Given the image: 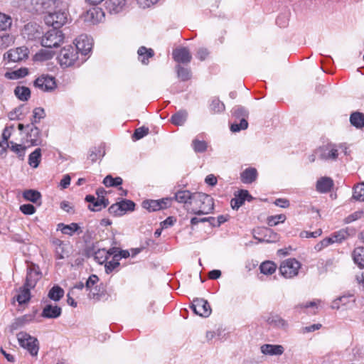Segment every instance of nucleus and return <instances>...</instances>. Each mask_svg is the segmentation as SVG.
<instances>
[{"mask_svg":"<svg viewBox=\"0 0 364 364\" xmlns=\"http://www.w3.org/2000/svg\"><path fill=\"white\" fill-rule=\"evenodd\" d=\"M51 5L53 8L47 11L45 22L47 25L58 29L68 22V5L65 1H42V6L44 8L50 7Z\"/></svg>","mask_w":364,"mask_h":364,"instance_id":"obj_1","label":"nucleus"},{"mask_svg":"<svg viewBox=\"0 0 364 364\" xmlns=\"http://www.w3.org/2000/svg\"><path fill=\"white\" fill-rule=\"evenodd\" d=\"M193 208L191 212L196 215H205L214 208L213 198L203 193H193Z\"/></svg>","mask_w":364,"mask_h":364,"instance_id":"obj_2","label":"nucleus"},{"mask_svg":"<svg viewBox=\"0 0 364 364\" xmlns=\"http://www.w3.org/2000/svg\"><path fill=\"white\" fill-rule=\"evenodd\" d=\"M90 8L82 16V19L90 25L99 23L105 18V11L100 4L102 1H92Z\"/></svg>","mask_w":364,"mask_h":364,"instance_id":"obj_3","label":"nucleus"},{"mask_svg":"<svg viewBox=\"0 0 364 364\" xmlns=\"http://www.w3.org/2000/svg\"><path fill=\"white\" fill-rule=\"evenodd\" d=\"M232 117L235 121L230 125V130L232 132H238L245 130L248 127L247 118L248 117V111L242 106H235L232 109Z\"/></svg>","mask_w":364,"mask_h":364,"instance_id":"obj_4","label":"nucleus"},{"mask_svg":"<svg viewBox=\"0 0 364 364\" xmlns=\"http://www.w3.org/2000/svg\"><path fill=\"white\" fill-rule=\"evenodd\" d=\"M58 58L61 66L70 67L80 65V63L77 62L78 53L72 46H68L61 49Z\"/></svg>","mask_w":364,"mask_h":364,"instance_id":"obj_5","label":"nucleus"},{"mask_svg":"<svg viewBox=\"0 0 364 364\" xmlns=\"http://www.w3.org/2000/svg\"><path fill=\"white\" fill-rule=\"evenodd\" d=\"M64 40V34L62 31L52 28L48 31L41 38V46L45 48H58Z\"/></svg>","mask_w":364,"mask_h":364,"instance_id":"obj_6","label":"nucleus"},{"mask_svg":"<svg viewBox=\"0 0 364 364\" xmlns=\"http://www.w3.org/2000/svg\"><path fill=\"white\" fill-rule=\"evenodd\" d=\"M17 339L20 346L26 348L32 356H36L38 354L39 347L37 338L31 336L24 331L17 333Z\"/></svg>","mask_w":364,"mask_h":364,"instance_id":"obj_7","label":"nucleus"},{"mask_svg":"<svg viewBox=\"0 0 364 364\" xmlns=\"http://www.w3.org/2000/svg\"><path fill=\"white\" fill-rule=\"evenodd\" d=\"M301 264L294 258L287 259L281 263L279 272L281 274L287 279L292 278L298 274Z\"/></svg>","mask_w":364,"mask_h":364,"instance_id":"obj_8","label":"nucleus"},{"mask_svg":"<svg viewBox=\"0 0 364 364\" xmlns=\"http://www.w3.org/2000/svg\"><path fill=\"white\" fill-rule=\"evenodd\" d=\"M316 154L320 160L333 161L338 156V149L334 144H327L316 149Z\"/></svg>","mask_w":364,"mask_h":364,"instance_id":"obj_9","label":"nucleus"},{"mask_svg":"<svg viewBox=\"0 0 364 364\" xmlns=\"http://www.w3.org/2000/svg\"><path fill=\"white\" fill-rule=\"evenodd\" d=\"M253 237L259 242L272 243L279 240V235L272 229L267 228H258L253 230Z\"/></svg>","mask_w":364,"mask_h":364,"instance_id":"obj_10","label":"nucleus"},{"mask_svg":"<svg viewBox=\"0 0 364 364\" xmlns=\"http://www.w3.org/2000/svg\"><path fill=\"white\" fill-rule=\"evenodd\" d=\"M33 85L36 88L43 92H52L57 87L55 78L45 74L38 77L35 80Z\"/></svg>","mask_w":364,"mask_h":364,"instance_id":"obj_11","label":"nucleus"},{"mask_svg":"<svg viewBox=\"0 0 364 364\" xmlns=\"http://www.w3.org/2000/svg\"><path fill=\"white\" fill-rule=\"evenodd\" d=\"M191 308L196 314L205 318L208 317L212 311L209 303L203 299H194Z\"/></svg>","mask_w":364,"mask_h":364,"instance_id":"obj_12","label":"nucleus"},{"mask_svg":"<svg viewBox=\"0 0 364 364\" xmlns=\"http://www.w3.org/2000/svg\"><path fill=\"white\" fill-rule=\"evenodd\" d=\"M92 39L87 35H80L75 39V46L77 53L87 55L92 50Z\"/></svg>","mask_w":364,"mask_h":364,"instance_id":"obj_13","label":"nucleus"},{"mask_svg":"<svg viewBox=\"0 0 364 364\" xmlns=\"http://www.w3.org/2000/svg\"><path fill=\"white\" fill-rule=\"evenodd\" d=\"M41 273L38 267L34 264H31L27 268L26 280L23 285L33 289L36 287L38 281L41 279Z\"/></svg>","mask_w":364,"mask_h":364,"instance_id":"obj_14","label":"nucleus"},{"mask_svg":"<svg viewBox=\"0 0 364 364\" xmlns=\"http://www.w3.org/2000/svg\"><path fill=\"white\" fill-rule=\"evenodd\" d=\"M173 60L180 64H188L192 59L191 53L188 48L180 47L172 52Z\"/></svg>","mask_w":364,"mask_h":364,"instance_id":"obj_15","label":"nucleus"},{"mask_svg":"<svg viewBox=\"0 0 364 364\" xmlns=\"http://www.w3.org/2000/svg\"><path fill=\"white\" fill-rule=\"evenodd\" d=\"M85 200L89 203L88 209L91 211H100L109 204L108 199L104 196L96 198L94 196L87 195L85 197Z\"/></svg>","mask_w":364,"mask_h":364,"instance_id":"obj_16","label":"nucleus"},{"mask_svg":"<svg viewBox=\"0 0 364 364\" xmlns=\"http://www.w3.org/2000/svg\"><path fill=\"white\" fill-rule=\"evenodd\" d=\"M29 131L27 133V141H29L32 146H41L43 145V139L41 130L33 123L31 125H27Z\"/></svg>","mask_w":364,"mask_h":364,"instance_id":"obj_17","label":"nucleus"},{"mask_svg":"<svg viewBox=\"0 0 364 364\" xmlns=\"http://www.w3.org/2000/svg\"><path fill=\"white\" fill-rule=\"evenodd\" d=\"M252 199V196L247 190H240L237 194H235V198L231 199L230 205L233 210H237L245 200L251 201Z\"/></svg>","mask_w":364,"mask_h":364,"instance_id":"obj_18","label":"nucleus"},{"mask_svg":"<svg viewBox=\"0 0 364 364\" xmlns=\"http://www.w3.org/2000/svg\"><path fill=\"white\" fill-rule=\"evenodd\" d=\"M8 58L11 62H19L28 57V49L25 47H18L16 49L9 50L5 55L4 58Z\"/></svg>","mask_w":364,"mask_h":364,"instance_id":"obj_19","label":"nucleus"},{"mask_svg":"<svg viewBox=\"0 0 364 364\" xmlns=\"http://www.w3.org/2000/svg\"><path fill=\"white\" fill-rule=\"evenodd\" d=\"M334 186L331 178L323 176L318 178L316 183V190L320 193H326L331 191Z\"/></svg>","mask_w":364,"mask_h":364,"instance_id":"obj_20","label":"nucleus"},{"mask_svg":"<svg viewBox=\"0 0 364 364\" xmlns=\"http://www.w3.org/2000/svg\"><path fill=\"white\" fill-rule=\"evenodd\" d=\"M99 281V278L95 274L90 275L86 281L85 283V289L89 291V297L92 299H95L96 297H99V290L97 289V286L96 285Z\"/></svg>","mask_w":364,"mask_h":364,"instance_id":"obj_21","label":"nucleus"},{"mask_svg":"<svg viewBox=\"0 0 364 364\" xmlns=\"http://www.w3.org/2000/svg\"><path fill=\"white\" fill-rule=\"evenodd\" d=\"M173 198L180 203H193V193H191L188 190H179L176 191Z\"/></svg>","mask_w":364,"mask_h":364,"instance_id":"obj_22","label":"nucleus"},{"mask_svg":"<svg viewBox=\"0 0 364 364\" xmlns=\"http://www.w3.org/2000/svg\"><path fill=\"white\" fill-rule=\"evenodd\" d=\"M62 313V309L60 307L52 304H47L43 309L41 313V316L43 318H58Z\"/></svg>","mask_w":364,"mask_h":364,"instance_id":"obj_23","label":"nucleus"},{"mask_svg":"<svg viewBox=\"0 0 364 364\" xmlns=\"http://www.w3.org/2000/svg\"><path fill=\"white\" fill-rule=\"evenodd\" d=\"M105 7L111 14H117L127 9L126 1H105Z\"/></svg>","mask_w":364,"mask_h":364,"instance_id":"obj_24","label":"nucleus"},{"mask_svg":"<svg viewBox=\"0 0 364 364\" xmlns=\"http://www.w3.org/2000/svg\"><path fill=\"white\" fill-rule=\"evenodd\" d=\"M261 351L264 355H280L284 353V348L281 345L264 344L261 346Z\"/></svg>","mask_w":364,"mask_h":364,"instance_id":"obj_25","label":"nucleus"},{"mask_svg":"<svg viewBox=\"0 0 364 364\" xmlns=\"http://www.w3.org/2000/svg\"><path fill=\"white\" fill-rule=\"evenodd\" d=\"M266 322L274 328H285L287 326V322L277 314H270L266 318Z\"/></svg>","mask_w":364,"mask_h":364,"instance_id":"obj_26","label":"nucleus"},{"mask_svg":"<svg viewBox=\"0 0 364 364\" xmlns=\"http://www.w3.org/2000/svg\"><path fill=\"white\" fill-rule=\"evenodd\" d=\"M139 60L144 65L149 63V59L154 55V51L151 48H147L145 46H141L137 50Z\"/></svg>","mask_w":364,"mask_h":364,"instance_id":"obj_27","label":"nucleus"},{"mask_svg":"<svg viewBox=\"0 0 364 364\" xmlns=\"http://www.w3.org/2000/svg\"><path fill=\"white\" fill-rule=\"evenodd\" d=\"M355 301L353 296L352 295H343L339 296L333 301L331 304V308L334 309H339L342 306H348L350 303Z\"/></svg>","mask_w":364,"mask_h":364,"instance_id":"obj_28","label":"nucleus"},{"mask_svg":"<svg viewBox=\"0 0 364 364\" xmlns=\"http://www.w3.org/2000/svg\"><path fill=\"white\" fill-rule=\"evenodd\" d=\"M257 177V171L255 168H247L241 173V181L244 183H252Z\"/></svg>","mask_w":364,"mask_h":364,"instance_id":"obj_29","label":"nucleus"},{"mask_svg":"<svg viewBox=\"0 0 364 364\" xmlns=\"http://www.w3.org/2000/svg\"><path fill=\"white\" fill-rule=\"evenodd\" d=\"M188 112L186 110L181 109L173 114L171 117V122L176 126H182L186 122Z\"/></svg>","mask_w":364,"mask_h":364,"instance_id":"obj_30","label":"nucleus"},{"mask_svg":"<svg viewBox=\"0 0 364 364\" xmlns=\"http://www.w3.org/2000/svg\"><path fill=\"white\" fill-rule=\"evenodd\" d=\"M177 77L181 81H188L192 77V73L189 68H186L181 65H176L175 67Z\"/></svg>","mask_w":364,"mask_h":364,"instance_id":"obj_31","label":"nucleus"},{"mask_svg":"<svg viewBox=\"0 0 364 364\" xmlns=\"http://www.w3.org/2000/svg\"><path fill=\"white\" fill-rule=\"evenodd\" d=\"M31 289L30 287L23 285L19 289L18 294L16 296V300L19 304H23L27 303L31 299Z\"/></svg>","mask_w":364,"mask_h":364,"instance_id":"obj_32","label":"nucleus"},{"mask_svg":"<svg viewBox=\"0 0 364 364\" xmlns=\"http://www.w3.org/2000/svg\"><path fill=\"white\" fill-rule=\"evenodd\" d=\"M354 262L360 268H364V247H357L352 253Z\"/></svg>","mask_w":364,"mask_h":364,"instance_id":"obj_33","label":"nucleus"},{"mask_svg":"<svg viewBox=\"0 0 364 364\" xmlns=\"http://www.w3.org/2000/svg\"><path fill=\"white\" fill-rule=\"evenodd\" d=\"M350 124L357 129L364 127V114L359 112H355L350 114Z\"/></svg>","mask_w":364,"mask_h":364,"instance_id":"obj_34","label":"nucleus"},{"mask_svg":"<svg viewBox=\"0 0 364 364\" xmlns=\"http://www.w3.org/2000/svg\"><path fill=\"white\" fill-rule=\"evenodd\" d=\"M41 155V149L40 148L36 149L28 156V164L31 167L36 168L39 166Z\"/></svg>","mask_w":364,"mask_h":364,"instance_id":"obj_35","label":"nucleus"},{"mask_svg":"<svg viewBox=\"0 0 364 364\" xmlns=\"http://www.w3.org/2000/svg\"><path fill=\"white\" fill-rule=\"evenodd\" d=\"M23 197L25 200L31 201L33 203H37L41 198V194L36 190L29 189L26 190L23 193Z\"/></svg>","mask_w":364,"mask_h":364,"instance_id":"obj_36","label":"nucleus"},{"mask_svg":"<svg viewBox=\"0 0 364 364\" xmlns=\"http://www.w3.org/2000/svg\"><path fill=\"white\" fill-rule=\"evenodd\" d=\"M28 74V70L26 68H21L12 72H6L5 77L9 80H17L24 77Z\"/></svg>","mask_w":364,"mask_h":364,"instance_id":"obj_37","label":"nucleus"},{"mask_svg":"<svg viewBox=\"0 0 364 364\" xmlns=\"http://www.w3.org/2000/svg\"><path fill=\"white\" fill-rule=\"evenodd\" d=\"M87 255H93L95 259L99 264L104 263L108 259L107 255H106L105 249H101V250L98 249L97 251H95L94 250H88Z\"/></svg>","mask_w":364,"mask_h":364,"instance_id":"obj_38","label":"nucleus"},{"mask_svg":"<svg viewBox=\"0 0 364 364\" xmlns=\"http://www.w3.org/2000/svg\"><path fill=\"white\" fill-rule=\"evenodd\" d=\"M64 295V290L58 285L53 287L49 292L48 297L55 301H59Z\"/></svg>","mask_w":364,"mask_h":364,"instance_id":"obj_39","label":"nucleus"},{"mask_svg":"<svg viewBox=\"0 0 364 364\" xmlns=\"http://www.w3.org/2000/svg\"><path fill=\"white\" fill-rule=\"evenodd\" d=\"M277 269V265L271 261H266L260 264L259 269L261 273L269 275L272 274Z\"/></svg>","mask_w":364,"mask_h":364,"instance_id":"obj_40","label":"nucleus"},{"mask_svg":"<svg viewBox=\"0 0 364 364\" xmlns=\"http://www.w3.org/2000/svg\"><path fill=\"white\" fill-rule=\"evenodd\" d=\"M14 93L22 101H27L31 96V91L26 87H16Z\"/></svg>","mask_w":364,"mask_h":364,"instance_id":"obj_41","label":"nucleus"},{"mask_svg":"<svg viewBox=\"0 0 364 364\" xmlns=\"http://www.w3.org/2000/svg\"><path fill=\"white\" fill-rule=\"evenodd\" d=\"M24 34L28 35V38L29 40H33L39 37L41 32L38 31L36 26L32 24H27L24 27Z\"/></svg>","mask_w":364,"mask_h":364,"instance_id":"obj_42","label":"nucleus"},{"mask_svg":"<svg viewBox=\"0 0 364 364\" xmlns=\"http://www.w3.org/2000/svg\"><path fill=\"white\" fill-rule=\"evenodd\" d=\"M69 245L64 243L60 247L55 248V257L57 259H63L68 257L69 255Z\"/></svg>","mask_w":364,"mask_h":364,"instance_id":"obj_43","label":"nucleus"},{"mask_svg":"<svg viewBox=\"0 0 364 364\" xmlns=\"http://www.w3.org/2000/svg\"><path fill=\"white\" fill-rule=\"evenodd\" d=\"M122 182L121 177L113 178L111 175H107L103 180V184L107 187H117L122 185Z\"/></svg>","mask_w":364,"mask_h":364,"instance_id":"obj_44","label":"nucleus"},{"mask_svg":"<svg viewBox=\"0 0 364 364\" xmlns=\"http://www.w3.org/2000/svg\"><path fill=\"white\" fill-rule=\"evenodd\" d=\"M10 149L14 152L15 154H16V155L18 156V157L23 160L24 156H25V152H26V146L21 145V144H16L13 141H9V146Z\"/></svg>","mask_w":364,"mask_h":364,"instance_id":"obj_45","label":"nucleus"},{"mask_svg":"<svg viewBox=\"0 0 364 364\" xmlns=\"http://www.w3.org/2000/svg\"><path fill=\"white\" fill-rule=\"evenodd\" d=\"M105 155V150L103 147H93L90 149L89 152L88 159L92 162H95L99 158L102 157Z\"/></svg>","mask_w":364,"mask_h":364,"instance_id":"obj_46","label":"nucleus"},{"mask_svg":"<svg viewBox=\"0 0 364 364\" xmlns=\"http://www.w3.org/2000/svg\"><path fill=\"white\" fill-rule=\"evenodd\" d=\"M192 148L196 153H203L207 150L208 144L203 140H199L198 138L194 139L191 144Z\"/></svg>","mask_w":364,"mask_h":364,"instance_id":"obj_47","label":"nucleus"},{"mask_svg":"<svg viewBox=\"0 0 364 364\" xmlns=\"http://www.w3.org/2000/svg\"><path fill=\"white\" fill-rule=\"evenodd\" d=\"M319 301H307L305 303H302L300 304H298L296 306V309H311V310L310 311H307V313L315 314L316 313V309L318 308V303Z\"/></svg>","mask_w":364,"mask_h":364,"instance_id":"obj_48","label":"nucleus"},{"mask_svg":"<svg viewBox=\"0 0 364 364\" xmlns=\"http://www.w3.org/2000/svg\"><path fill=\"white\" fill-rule=\"evenodd\" d=\"M142 207L149 212H154L161 209V206H160L157 200H144L142 203Z\"/></svg>","mask_w":364,"mask_h":364,"instance_id":"obj_49","label":"nucleus"},{"mask_svg":"<svg viewBox=\"0 0 364 364\" xmlns=\"http://www.w3.org/2000/svg\"><path fill=\"white\" fill-rule=\"evenodd\" d=\"M62 226L61 232L63 234L73 235L79 228V225L77 223H73L70 225H64L63 223L59 224L58 227Z\"/></svg>","mask_w":364,"mask_h":364,"instance_id":"obj_50","label":"nucleus"},{"mask_svg":"<svg viewBox=\"0 0 364 364\" xmlns=\"http://www.w3.org/2000/svg\"><path fill=\"white\" fill-rule=\"evenodd\" d=\"M353 198L355 200L364 201V183H360L354 187Z\"/></svg>","mask_w":364,"mask_h":364,"instance_id":"obj_51","label":"nucleus"},{"mask_svg":"<svg viewBox=\"0 0 364 364\" xmlns=\"http://www.w3.org/2000/svg\"><path fill=\"white\" fill-rule=\"evenodd\" d=\"M12 20L10 16L0 13V30L6 31L11 26Z\"/></svg>","mask_w":364,"mask_h":364,"instance_id":"obj_52","label":"nucleus"},{"mask_svg":"<svg viewBox=\"0 0 364 364\" xmlns=\"http://www.w3.org/2000/svg\"><path fill=\"white\" fill-rule=\"evenodd\" d=\"M14 43V38L9 34L0 36V49H5Z\"/></svg>","mask_w":364,"mask_h":364,"instance_id":"obj_53","label":"nucleus"},{"mask_svg":"<svg viewBox=\"0 0 364 364\" xmlns=\"http://www.w3.org/2000/svg\"><path fill=\"white\" fill-rule=\"evenodd\" d=\"M286 220V216L283 214L269 216L267 218V224L269 226H275L280 223H284Z\"/></svg>","mask_w":364,"mask_h":364,"instance_id":"obj_54","label":"nucleus"},{"mask_svg":"<svg viewBox=\"0 0 364 364\" xmlns=\"http://www.w3.org/2000/svg\"><path fill=\"white\" fill-rule=\"evenodd\" d=\"M210 108L213 112L219 113L225 109V105L219 99L214 98L211 102Z\"/></svg>","mask_w":364,"mask_h":364,"instance_id":"obj_55","label":"nucleus"},{"mask_svg":"<svg viewBox=\"0 0 364 364\" xmlns=\"http://www.w3.org/2000/svg\"><path fill=\"white\" fill-rule=\"evenodd\" d=\"M14 129V126L11 127H6L3 131L2 133V141L0 142V146L4 147V145L6 146H9V141H8V139L11 136V130Z\"/></svg>","mask_w":364,"mask_h":364,"instance_id":"obj_56","label":"nucleus"},{"mask_svg":"<svg viewBox=\"0 0 364 364\" xmlns=\"http://www.w3.org/2000/svg\"><path fill=\"white\" fill-rule=\"evenodd\" d=\"M53 55V51L41 49L38 53L36 54L35 58L39 60H46L51 59Z\"/></svg>","mask_w":364,"mask_h":364,"instance_id":"obj_57","label":"nucleus"},{"mask_svg":"<svg viewBox=\"0 0 364 364\" xmlns=\"http://www.w3.org/2000/svg\"><path fill=\"white\" fill-rule=\"evenodd\" d=\"M46 117V113L44 109L41 107H36L33 109V120L32 121L33 124L34 123L38 122L41 119H43Z\"/></svg>","mask_w":364,"mask_h":364,"instance_id":"obj_58","label":"nucleus"},{"mask_svg":"<svg viewBox=\"0 0 364 364\" xmlns=\"http://www.w3.org/2000/svg\"><path fill=\"white\" fill-rule=\"evenodd\" d=\"M148 134L149 128L145 127H141L135 129L132 137L135 140H139L143 138L144 136H146Z\"/></svg>","mask_w":364,"mask_h":364,"instance_id":"obj_59","label":"nucleus"},{"mask_svg":"<svg viewBox=\"0 0 364 364\" xmlns=\"http://www.w3.org/2000/svg\"><path fill=\"white\" fill-rule=\"evenodd\" d=\"M348 234L346 230H341L336 232H334L331 237L333 239V242H341L346 240Z\"/></svg>","mask_w":364,"mask_h":364,"instance_id":"obj_60","label":"nucleus"},{"mask_svg":"<svg viewBox=\"0 0 364 364\" xmlns=\"http://www.w3.org/2000/svg\"><path fill=\"white\" fill-rule=\"evenodd\" d=\"M119 203L124 214L128 210H133L134 209L135 204L130 200H123Z\"/></svg>","mask_w":364,"mask_h":364,"instance_id":"obj_61","label":"nucleus"},{"mask_svg":"<svg viewBox=\"0 0 364 364\" xmlns=\"http://www.w3.org/2000/svg\"><path fill=\"white\" fill-rule=\"evenodd\" d=\"M109 213L113 215H122L124 213L122 210V206L119 202L112 204L108 209Z\"/></svg>","mask_w":364,"mask_h":364,"instance_id":"obj_62","label":"nucleus"},{"mask_svg":"<svg viewBox=\"0 0 364 364\" xmlns=\"http://www.w3.org/2000/svg\"><path fill=\"white\" fill-rule=\"evenodd\" d=\"M363 215V212L362 210L355 211L345 218V223H350L353 221H355V220L361 218Z\"/></svg>","mask_w":364,"mask_h":364,"instance_id":"obj_63","label":"nucleus"},{"mask_svg":"<svg viewBox=\"0 0 364 364\" xmlns=\"http://www.w3.org/2000/svg\"><path fill=\"white\" fill-rule=\"evenodd\" d=\"M119 265V259L118 258L114 259L113 258L112 260L108 262L105 264V271L107 274L111 273L116 267H117Z\"/></svg>","mask_w":364,"mask_h":364,"instance_id":"obj_64","label":"nucleus"}]
</instances>
